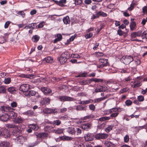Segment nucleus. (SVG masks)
Returning a JSON list of instances; mask_svg holds the SVG:
<instances>
[{"label": "nucleus", "mask_w": 147, "mask_h": 147, "mask_svg": "<svg viewBox=\"0 0 147 147\" xmlns=\"http://www.w3.org/2000/svg\"><path fill=\"white\" fill-rule=\"evenodd\" d=\"M69 57V53L65 52L62 53L60 57L58 59V60L61 64H63L65 63L67 59Z\"/></svg>", "instance_id": "1"}, {"label": "nucleus", "mask_w": 147, "mask_h": 147, "mask_svg": "<svg viewBox=\"0 0 147 147\" xmlns=\"http://www.w3.org/2000/svg\"><path fill=\"white\" fill-rule=\"evenodd\" d=\"M122 61L123 63L126 65L129 64L134 60L133 57L131 55H126L122 57Z\"/></svg>", "instance_id": "2"}, {"label": "nucleus", "mask_w": 147, "mask_h": 147, "mask_svg": "<svg viewBox=\"0 0 147 147\" xmlns=\"http://www.w3.org/2000/svg\"><path fill=\"white\" fill-rule=\"evenodd\" d=\"M13 139L18 144H22L26 140V137L22 136H18L16 138H13Z\"/></svg>", "instance_id": "3"}, {"label": "nucleus", "mask_w": 147, "mask_h": 147, "mask_svg": "<svg viewBox=\"0 0 147 147\" xmlns=\"http://www.w3.org/2000/svg\"><path fill=\"white\" fill-rule=\"evenodd\" d=\"M59 99L61 101L65 102L66 101H72L75 100V99L71 97L66 96H60L59 97Z\"/></svg>", "instance_id": "4"}, {"label": "nucleus", "mask_w": 147, "mask_h": 147, "mask_svg": "<svg viewBox=\"0 0 147 147\" xmlns=\"http://www.w3.org/2000/svg\"><path fill=\"white\" fill-rule=\"evenodd\" d=\"M26 96H35L37 98H40V95L38 93L34 90H29L26 92L25 94Z\"/></svg>", "instance_id": "5"}, {"label": "nucleus", "mask_w": 147, "mask_h": 147, "mask_svg": "<svg viewBox=\"0 0 147 147\" xmlns=\"http://www.w3.org/2000/svg\"><path fill=\"white\" fill-rule=\"evenodd\" d=\"M108 136V135L107 134L100 133L96 134L95 136V137L97 140L105 139L107 138Z\"/></svg>", "instance_id": "6"}, {"label": "nucleus", "mask_w": 147, "mask_h": 147, "mask_svg": "<svg viewBox=\"0 0 147 147\" xmlns=\"http://www.w3.org/2000/svg\"><path fill=\"white\" fill-rule=\"evenodd\" d=\"M92 127V124L89 123H86L82 124L80 128L84 130L88 131Z\"/></svg>", "instance_id": "7"}, {"label": "nucleus", "mask_w": 147, "mask_h": 147, "mask_svg": "<svg viewBox=\"0 0 147 147\" xmlns=\"http://www.w3.org/2000/svg\"><path fill=\"white\" fill-rule=\"evenodd\" d=\"M13 109L10 107L5 106H1L0 110L3 113H8L9 111H12Z\"/></svg>", "instance_id": "8"}, {"label": "nucleus", "mask_w": 147, "mask_h": 147, "mask_svg": "<svg viewBox=\"0 0 147 147\" xmlns=\"http://www.w3.org/2000/svg\"><path fill=\"white\" fill-rule=\"evenodd\" d=\"M30 88L29 85V84H23L20 86L19 89L21 91L23 92H25L26 93Z\"/></svg>", "instance_id": "9"}, {"label": "nucleus", "mask_w": 147, "mask_h": 147, "mask_svg": "<svg viewBox=\"0 0 147 147\" xmlns=\"http://www.w3.org/2000/svg\"><path fill=\"white\" fill-rule=\"evenodd\" d=\"M84 138L86 141H91L93 140L94 134H93L88 133L84 135Z\"/></svg>", "instance_id": "10"}, {"label": "nucleus", "mask_w": 147, "mask_h": 147, "mask_svg": "<svg viewBox=\"0 0 147 147\" xmlns=\"http://www.w3.org/2000/svg\"><path fill=\"white\" fill-rule=\"evenodd\" d=\"M43 111L44 113L47 114H55V113L57 112L56 110L55 109H51L48 108H46L44 109Z\"/></svg>", "instance_id": "11"}, {"label": "nucleus", "mask_w": 147, "mask_h": 147, "mask_svg": "<svg viewBox=\"0 0 147 147\" xmlns=\"http://www.w3.org/2000/svg\"><path fill=\"white\" fill-rule=\"evenodd\" d=\"M41 91L45 95H47L52 92V90L49 88L43 87L40 88Z\"/></svg>", "instance_id": "12"}, {"label": "nucleus", "mask_w": 147, "mask_h": 147, "mask_svg": "<svg viewBox=\"0 0 147 147\" xmlns=\"http://www.w3.org/2000/svg\"><path fill=\"white\" fill-rule=\"evenodd\" d=\"M50 99L48 98H43L40 101V104L42 105L49 104L50 102Z\"/></svg>", "instance_id": "13"}, {"label": "nucleus", "mask_w": 147, "mask_h": 147, "mask_svg": "<svg viewBox=\"0 0 147 147\" xmlns=\"http://www.w3.org/2000/svg\"><path fill=\"white\" fill-rule=\"evenodd\" d=\"M1 132H2L1 136H3V137L5 138H7L9 137L10 135L9 131L6 129H5Z\"/></svg>", "instance_id": "14"}, {"label": "nucleus", "mask_w": 147, "mask_h": 147, "mask_svg": "<svg viewBox=\"0 0 147 147\" xmlns=\"http://www.w3.org/2000/svg\"><path fill=\"white\" fill-rule=\"evenodd\" d=\"M87 108L86 106H83L82 105H78L76 106V110L79 111H86Z\"/></svg>", "instance_id": "15"}, {"label": "nucleus", "mask_w": 147, "mask_h": 147, "mask_svg": "<svg viewBox=\"0 0 147 147\" xmlns=\"http://www.w3.org/2000/svg\"><path fill=\"white\" fill-rule=\"evenodd\" d=\"M13 110L14 109H13L12 111H9L8 113V115L9 116V118L15 119L17 116V114L13 111Z\"/></svg>", "instance_id": "16"}, {"label": "nucleus", "mask_w": 147, "mask_h": 147, "mask_svg": "<svg viewBox=\"0 0 147 147\" xmlns=\"http://www.w3.org/2000/svg\"><path fill=\"white\" fill-rule=\"evenodd\" d=\"M9 116L8 115V113H5V114L0 116V119L2 121H6L9 119Z\"/></svg>", "instance_id": "17"}, {"label": "nucleus", "mask_w": 147, "mask_h": 147, "mask_svg": "<svg viewBox=\"0 0 147 147\" xmlns=\"http://www.w3.org/2000/svg\"><path fill=\"white\" fill-rule=\"evenodd\" d=\"M48 135V134L44 132L39 133L36 135L37 137L42 138H44L46 137H47Z\"/></svg>", "instance_id": "18"}, {"label": "nucleus", "mask_w": 147, "mask_h": 147, "mask_svg": "<svg viewBox=\"0 0 147 147\" xmlns=\"http://www.w3.org/2000/svg\"><path fill=\"white\" fill-rule=\"evenodd\" d=\"M130 30L133 31L136 29V24L135 22L132 21L130 24Z\"/></svg>", "instance_id": "19"}, {"label": "nucleus", "mask_w": 147, "mask_h": 147, "mask_svg": "<svg viewBox=\"0 0 147 147\" xmlns=\"http://www.w3.org/2000/svg\"><path fill=\"white\" fill-rule=\"evenodd\" d=\"M107 98V95L103 97H101L100 98H97L95 99L94 100V103L99 102H101L102 101L105 100Z\"/></svg>", "instance_id": "20"}, {"label": "nucleus", "mask_w": 147, "mask_h": 147, "mask_svg": "<svg viewBox=\"0 0 147 147\" xmlns=\"http://www.w3.org/2000/svg\"><path fill=\"white\" fill-rule=\"evenodd\" d=\"M67 131L69 134L72 135L74 134L76 132L75 128L73 127H69Z\"/></svg>", "instance_id": "21"}, {"label": "nucleus", "mask_w": 147, "mask_h": 147, "mask_svg": "<svg viewBox=\"0 0 147 147\" xmlns=\"http://www.w3.org/2000/svg\"><path fill=\"white\" fill-rule=\"evenodd\" d=\"M56 4L62 6L63 3H66V0H60L59 1H57L53 0Z\"/></svg>", "instance_id": "22"}, {"label": "nucleus", "mask_w": 147, "mask_h": 147, "mask_svg": "<svg viewBox=\"0 0 147 147\" xmlns=\"http://www.w3.org/2000/svg\"><path fill=\"white\" fill-rule=\"evenodd\" d=\"M63 21L64 24H69L70 23L69 18L68 16H66L64 17L63 19Z\"/></svg>", "instance_id": "23"}, {"label": "nucleus", "mask_w": 147, "mask_h": 147, "mask_svg": "<svg viewBox=\"0 0 147 147\" xmlns=\"http://www.w3.org/2000/svg\"><path fill=\"white\" fill-rule=\"evenodd\" d=\"M23 121V120L20 117H18L16 118L14 120V121L17 123H22Z\"/></svg>", "instance_id": "24"}, {"label": "nucleus", "mask_w": 147, "mask_h": 147, "mask_svg": "<svg viewBox=\"0 0 147 147\" xmlns=\"http://www.w3.org/2000/svg\"><path fill=\"white\" fill-rule=\"evenodd\" d=\"M44 129L46 131H47L49 132L54 130L53 127L52 126H46L45 127Z\"/></svg>", "instance_id": "25"}, {"label": "nucleus", "mask_w": 147, "mask_h": 147, "mask_svg": "<svg viewBox=\"0 0 147 147\" xmlns=\"http://www.w3.org/2000/svg\"><path fill=\"white\" fill-rule=\"evenodd\" d=\"M34 76L32 74H21L20 75V76L23 78H25L32 79L33 78Z\"/></svg>", "instance_id": "26"}, {"label": "nucleus", "mask_w": 147, "mask_h": 147, "mask_svg": "<svg viewBox=\"0 0 147 147\" xmlns=\"http://www.w3.org/2000/svg\"><path fill=\"white\" fill-rule=\"evenodd\" d=\"M104 144L106 147H113L114 144L111 142L106 141L105 142Z\"/></svg>", "instance_id": "27"}, {"label": "nucleus", "mask_w": 147, "mask_h": 147, "mask_svg": "<svg viewBox=\"0 0 147 147\" xmlns=\"http://www.w3.org/2000/svg\"><path fill=\"white\" fill-rule=\"evenodd\" d=\"M98 18L100 16L102 17H105L107 16V14L101 11H99L97 13Z\"/></svg>", "instance_id": "28"}, {"label": "nucleus", "mask_w": 147, "mask_h": 147, "mask_svg": "<svg viewBox=\"0 0 147 147\" xmlns=\"http://www.w3.org/2000/svg\"><path fill=\"white\" fill-rule=\"evenodd\" d=\"M99 61L100 63L108 65V60L105 59H99Z\"/></svg>", "instance_id": "29"}, {"label": "nucleus", "mask_w": 147, "mask_h": 147, "mask_svg": "<svg viewBox=\"0 0 147 147\" xmlns=\"http://www.w3.org/2000/svg\"><path fill=\"white\" fill-rule=\"evenodd\" d=\"M30 127L34 130H37L38 128V126L36 124H32L30 125Z\"/></svg>", "instance_id": "30"}, {"label": "nucleus", "mask_w": 147, "mask_h": 147, "mask_svg": "<svg viewBox=\"0 0 147 147\" xmlns=\"http://www.w3.org/2000/svg\"><path fill=\"white\" fill-rule=\"evenodd\" d=\"M9 143L7 142H3L0 144V146L3 147H8Z\"/></svg>", "instance_id": "31"}, {"label": "nucleus", "mask_w": 147, "mask_h": 147, "mask_svg": "<svg viewBox=\"0 0 147 147\" xmlns=\"http://www.w3.org/2000/svg\"><path fill=\"white\" fill-rule=\"evenodd\" d=\"M40 38L39 36L37 35H35L33 36L32 38V41L34 42H37Z\"/></svg>", "instance_id": "32"}, {"label": "nucleus", "mask_w": 147, "mask_h": 147, "mask_svg": "<svg viewBox=\"0 0 147 147\" xmlns=\"http://www.w3.org/2000/svg\"><path fill=\"white\" fill-rule=\"evenodd\" d=\"M7 90L9 92L12 93L16 91V88L14 87H11L8 88Z\"/></svg>", "instance_id": "33"}, {"label": "nucleus", "mask_w": 147, "mask_h": 147, "mask_svg": "<svg viewBox=\"0 0 147 147\" xmlns=\"http://www.w3.org/2000/svg\"><path fill=\"white\" fill-rule=\"evenodd\" d=\"M45 61L47 63H52L53 61V59L51 57H48L45 58Z\"/></svg>", "instance_id": "34"}, {"label": "nucleus", "mask_w": 147, "mask_h": 147, "mask_svg": "<svg viewBox=\"0 0 147 147\" xmlns=\"http://www.w3.org/2000/svg\"><path fill=\"white\" fill-rule=\"evenodd\" d=\"M6 127L8 128H14L17 127V125L13 124H7L6 125Z\"/></svg>", "instance_id": "35"}, {"label": "nucleus", "mask_w": 147, "mask_h": 147, "mask_svg": "<svg viewBox=\"0 0 147 147\" xmlns=\"http://www.w3.org/2000/svg\"><path fill=\"white\" fill-rule=\"evenodd\" d=\"M61 121L60 120H57L54 121H53L51 123L52 124H55L57 125H59L61 124Z\"/></svg>", "instance_id": "36"}, {"label": "nucleus", "mask_w": 147, "mask_h": 147, "mask_svg": "<svg viewBox=\"0 0 147 147\" xmlns=\"http://www.w3.org/2000/svg\"><path fill=\"white\" fill-rule=\"evenodd\" d=\"M87 74V72H84L82 74H80L76 77H86Z\"/></svg>", "instance_id": "37"}, {"label": "nucleus", "mask_w": 147, "mask_h": 147, "mask_svg": "<svg viewBox=\"0 0 147 147\" xmlns=\"http://www.w3.org/2000/svg\"><path fill=\"white\" fill-rule=\"evenodd\" d=\"M92 81L95 82H102L103 80L101 79H98L97 78H92Z\"/></svg>", "instance_id": "38"}, {"label": "nucleus", "mask_w": 147, "mask_h": 147, "mask_svg": "<svg viewBox=\"0 0 147 147\" xmlns=\"http://www.w3.org/2000/svg\"><path fill=\"white\" fill-rule=\"evenodd\" d=\"M17 14L18 15L21 16L23 18H24L25 16V13L23 11H20L17 12Z\"/></svg>", "instance_id": "39"}, {"label": "nucleus", "mask_w": 147, "mask_h": 147, "mask_svg": "<svg viewBox=\"0 0 147 147\" xmlns=\"http://www.w3.org/2000/svg\"><path fill=\"white\" fill-rule=\"evenodd\" d=\"M6 92V89L4 87L0 86V93H5Z\"/></svg>", "instance_id": "40"}, {"label": "nucleus", "mask_w": 147, "mask_h": 147, "mask_svg": "<svg viewBox=\"0 0 147 147\" xmlns=\"http://www.w3.org/2000/svg\"><path fill=\"white\" fill-rule=\"evenodd\" d=\"M134 83V86H132L133 88H135L136 87H139L142 84H141V82H137L136 83Z\"/></svg>", "instance_id": "41"}, {"label": "nucleus", "mask_w": 147, "mask_h": 147, "mask_svg": "<svg viewBox=\"0 0 147 147\" xmlns=\"http://www.w3.org/2000/svg\"><path fill=\"white\" fill-rule=\"evenodd\" d=\"M125 105L127 106H129L131 105L132 103V102L129 100H127L125 102Z\"/></svg>", "instance_id": "42"}, {"label": "nucleus", "mask_w": 147, "mask_h": 147, "mask_svg": "<svg viewBox=\"0 0 147 147\" xmlns=\"http://www.w3.org/2000/svg\"><path fill=\"white\" fill-rule=\"evenodd\" d=\"M11 81L10 78H5L4 80V82L5 84H9L10 82Z\"/></svg>", "instance_id": "43"}, {"label": "nucleus", "mask_w": 147, "mask_h": 147, "mask_svg": "<svg viewBox=\"0 0 147 147\" xmlns=\"http://www.w3.org/2000/svg\"><path fill=\"white\" fill-rule=\"evenodd\" d=\"M94 116L92 114L90 115H89L86 116L84 117V120H86L88 119H90V118H94Z\"/></svg>", "instance_id": "44"}, {"label": "nucleus", "mask_w": 147, "mask_h": 147, "mask_svg": "<svg viewBox=\"0 0 147 147\" xmlns=\"http://www.w3.org/2000/svg\"><path fill=\"white\" fill-rule=\"evenodd\" d=\"M93 34L92 33L90 32L89 34H86L85 36V37L86 39H88L92 37V36H93Z\"/></svg>", "instance_id": "45"}, {"label": "nucleus", "mask_w": 147, "mask_h": 147, "mask_svg": "<svg viewBox=\"0 0 147 147\" xmlns=\"http://www.w3.org/2000/svg\"><path fill=\"white\" fill-rule=\"evenodd\" d=\"M93 101V100L91 99H89L88 100H84V105H86L90 103H92Z\"/></svg>", "instance_id": "46"}, {"label": "nucleus", "mask_w": 147, "mask_h": 147, "mask_svg": "<svg viewBox=\"0 0 147 147\" xmlns=\"http://www.w3.org/2000/svg\"><path fill=\"white\" fill-rule=\"evenodd\" d=\"M141 36L142 39L145 38L147 39V33L146 31H144L141 35Z\"/></svg>", "instance_id": "47"}, {"label": "nucleus", "mask_w": 147, "mask_h": 147, "mask_svg": "<svg viewBox=\"0 0 147 147\" xmlns=\"http://www.w3.org/2000/svg\"><path fill=\"white\" fill-rule=\"evenodd\" d=\"M129 140V136L128 135H125L124 138V141L125 142L127 143Z\"/></svg>", "instance_id": "48"}, {"label": "nucleus", "mask_w": 147, "mask_h": 147, "mask_svg": "<svg viewBox=\"0 0 147 147\" xmlns=\"http://www.w3.org/2000/svg\"><path fill=\"white\" fill-rule=\"evenodd\" d=\"M95 92H102L101 88H100V86L98 87H97L95 89Z\"/></svg>", "instance_id": "49"}, {"label": "nucleus", "mask_w": 147, "mask_h": 147, "mask_svg": "<svg viewBox=\"0 0 147 147\" xmlns=\"http://www.w3.org/2000/svg\"><path fill=\"white\" fill-rule=\"evenodd\" d=\"M107 65L106 64L100 63L97 64V67L98 68H102L105 66H107Z\"/></svg>", "instance_id": "50"}, {"label": "nucleus", "mask_w": 147, "mask_h": 147, "mask_svg": "<svg viewBox=\"0 0 147 147\" xmlns=\"http://www.w3.org/2000/svg\"><path fill=\"white\" fill-rule=\"evenodd\" d=\"M54 131L57 134H60L63 132V131L62 129L58 128L57 130H54Z\"/></svg>", "instance_id": "51"}, {"label": "nucleus", "mask_w": 147, "mask_h": 147, "mask_svg": "<svg viewBox=\"0 0 147 147\" xmlns=\"http://www.w3.org/2000/svg\"><path fill=\"white\" fill-rule=\"evenodd\" d=\"M76 132H77V135L80 134L82 133V130L81 129L79 128H76L75 130Z\"/></svg>", "instance_id": "52"}, {"label": "nucleus", "mask_w": 147, "mask_h": 147, "mask_svg": "<svg viewBox=\"0 0 147 147\" xmlns=\"http://www.w3.org/2000/svg\"><path fill=\"white\" fill-rule=\"evenodd\" d=\"M135 5L134 3H132L130 5V6L128 8V10L129 11L132 10L134 8Z\"/></svg>", "instance_id": "53"}, {"label": "nucleus", "mask_w": 147, "mask_h": 147, "mask_svg": "<svg viewBox=\"0 0 147 147\" xmlns=\"http://www.w3.org/2000/svg\"><path fill=\"white\" fill-rule=\"evenodd\" d=\"M89 108L90 110L94 111L95 109V107L93 104H92L89 105Z\"/></svg>", "instance_id": "54"}, {"label": "nucleus", "mask_w": 147, "mask_h": 147, "mask_svg": "<svg viewBox=\"0 0 147 147\" xmlns=\"http://www.w3.org/2000/svg\"><path fill=\"white\" fill-rule=\"evenodd\" d=\"M100 88H101L102 92H105L108 90V88L107 87L104 85L100 86Z\"/></svg>", "instance_id": "55"}, {"label": "nucleus", "mask_w": 147, "mask_h": 147, "mask_svg": "<svg viewBox=\"0 0 147 147\" xmlns=\"http://www.w3.org/2000/svg\"><path fill=\"white\" fill-rule=\"evenodd\" d=\"M138 99L139 101H143L144 100V98L142 96H139L138 97Z\"/></svg>", "instance_id": "56"}, {"label": "nucleus", "mask_w": 147, "mask_h": 147, "mask_svg": "<svg viewBox=\"0 0 147 147\" xmlns=\"http://www.w3.org/2000/svg\"><path fill=\"white\" fill-rule=\"evenodd\" d=\"M117 32L118 34L120 36H122L123 34H124L125 33L124 32H123V31L119 29L117 30Z\"/></svg>", "instance_id": "57"}, {"label": "nucleus", "mask_w": 147, "mask_h": 147, "mask_svg": "<svg viewBox=\"0 0 147 147\" xmlns=\"http://www.w3.org/2000/svg\"><path fill=\"white\" fill-rule=\"evenodd\" d=\"M119 114V113H118L117 112L115 113H112L110 115V116H111V117H113V118L115 117L118 116Z\"/></svg>", "instance_id": "58"}, {"label": "nucleus", "mask_w": 147, "mask_h": 147, "mask_svg": "<svg viewBox=\"0 0 147 147\" xmlns=\"http://www.w3.org/2000/svg\"><path fill=\"white\" fill-rule=\"evenodd\" d=\"M112 127L111 125H109L108 127L106 128L105 130L106 132H109L112 129Z\"/></svg>", "instance_id": "59"}, {"label": "nucleus", "mask_w": 147, "mask_h": 147, "mask_svg": "<svg viewBox=\"0 0 147 147\" xmlns=\"http://www.w3.org/2000/svg\"><path fill=\"white\" fill-rule=\"evenodd\" d=\"M17 105V103L16 102L13 101L11 104V106L13 108L16 107Z\"/></svg>", "instance_id": "60"}, {"label": "nucleus", "mask_w": 147, "mask_h": 147, "mask_svg": "<svg viewBox=\"0 0 147 147\" xmlns=\"http://www.w3.org/2000/svg\"><path fill=\"white\" fill-rule=\"evenodd\" d=\"M80 83L81 85H85L87 84V80H83L82 81H80Z\"/></svg>", "instance_id": "61"}, {"label": "nucleus", "mask_w": 147, "mask_h": 147, "mask_svg": "<svg viewBox=\"0 0 147 147\" xmlns=\"http://www.w3.org/2000/svg\"><path fill=\"white\" fill-rule=\"evenodd\" d=\"M52 80L56 81H59L61 80V79L55 77H53L52 78Z\"/></svg>", "instance_id": "62"}, {"label": "nucleus", "mask_w": 147, "mask_h": 147, "mask_svg": "<svg viewBox=\"0 0 147 147\" xmlns=\"http://www.w3.org/2000/svg\"><path fill=\"white\" fill-rule=\"evenodd\" d=\"M38 144L37 142H35L32 143H31L28 146L29 147H33L36 145Z\"/></svg>", "instance_id": "63"}, {"label": "nucleus", "mask_w": 147, "mask_h": 147, "mask_svg": "<svg viewBox=\"0 0 147 147\" xmlns=\"http://www.w3.org/2000/svg\"><path fill=\"white\" fill-rule=\"evenodd\" d=\"M143 12L144 13L147 14V6H145L142 8Z\"/></svg>", "instance_id": "64"}]
</instances>
